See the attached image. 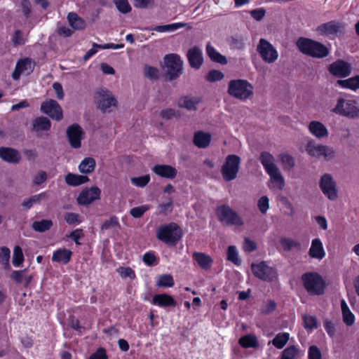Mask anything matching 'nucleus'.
I'll return each instance as SVG.
<instances>
[{"mask_svg":"<svg viewBox=\"0 0 359 359\" xmlns=\"http://www.w3.org/2000/svg\"><path fill=\"white\" fill-rule=\"evenodd\" d=\"M297 46L302 53L313 57L323 58L330 53V50L325 45L306 38L299 39Z\"/></svg>","mask_w":359,"mask_h":359,"instance_id":"f257e3e1","label":"nucleus"},{"mask_svg":"<svg viewBox=\"0 0 359 359\" xmlns=\"http://www.w3.org/2000/svg\"><path fill=\"white\" fill-rule=\"evenodd\" d=\"M228 93L238 100H247L253 97L254 87L245 79H234L229 83Z\"/></svg>","mask_w":359,"mask_h":359,"instance_id":"f03ea898","label":"nucleus"},{"mask_svg":"<svg viewBox=\"0 0 359 359\" xmlns=\"http://www.w3.org/2000/svg\"><path fill=\"white\" fill-rule=\"evenodd\" d=\"M216 215L218 220L226 226L241 227L245 224L243 217L227 205L218 206Z\"/></svg>","mask_w":359,"mask_h":359,"instance_id":"7ed1b4c3","label":"nucleus"},{"mask_svg":"<svg viewBox=\"0 0 359 359\" xmlns=\"http://www.w3.org/2000/svg\"><path fill=\"white\" fill-rule=\"evenodd\" d=\"M182 235V230L175 223L162 226L156 231L157 238L168 245H175Z\"/></svg>","mask_w":359,"mask_h":359,"instance_id":"20e7f679","label":"nucleus"},{"mask_svg":"<svg viewBox=\"0 0 359 359\" xmlns=\"http://www.w3.org/2000/svg\"><path fill=\"white\" fill-rule=\"evenodd\" d=\"M332 111L339 116L356 118L359 116V103L355 100L339 98Z\"/></svg>","mask_w":359,"mask_h":359,"instance_id":"39448f33","label":"nucleus"},{"mask_svg":"<svg viewBox=\"0 0 359 359\" xmlns=\"http://www.w3.org/2000/svg\"><path fill=\"white\" fill-rule=\"evenodd\" d=\"M306 291L313 295H320L324 292L325 287L323 278L317 273H307L302 276Z\"/></svg>","mask_w":359,"mask_h":359,"instance_id":"423d86ee","label":"nucleus"},{"mask_svg":"<svg viewBox=\"0 0 359 359\" xmlns=\"http://www.w3.org/2000/svg\"><path fill=\"white\" fill-rule=\"evenodd\" d=\"M306 151L312 157L323 158L326 161H331L336 156V151L332 147L316 144L313 140L308 142Z\"/></svg>","mask_w":359,"mask_h":359,"instance_id":"0eeeda50","label":"nucleus"},{"mask_svg":"<svg viewBox=\"0 0 359 359\" xmlns=\"http://www.w3.org/2000/svg\"><path fill=\"white\" fill-rule=\"evenodd\" d=\"M241 163V159L237 155L230 154L226 157L221 168V173L225 181H232L237 177Z\"/></svg>","mask_w":359,"mask_h":359,"instance_id":"6e6552de","label":"nucleus"},{"mask_svg":"<svg viewBox=\"0 0 359 359\" xmlns=\"http://www.w3.org/2000/svg\"><path fill=\"white\" fill-rule=\"evenodd\" d=\"M344 24L337 20L323 23L318 26L316 29L319 35L326 36L330 39H334L341 36L344 33Z\"/></svg>","mask_w":359,"mask_h":359,"instance_id":"1a4fd4ad","label":"nucleus"},{"mask_svg":"<svg viewBox=\"0 0 359 359\" xmlns=\"http://www.w3.org/2000/svg\"><path fill=\"white\" fill-rule=\"evenodd\" d=\"M257 51L262 60L268 64L275 62L279 56L276 48L265 39H259L257 46Z\"/></svg>","mask_w":359,"mask_h":359,"instance_id":"9d476101","label":"nucleus"},{"mask_svg":"<svg viewBox=\"0 0 359 359\" xmlns=\"http://www.w3.org/2000/svg\"><path fill=\"white\" fill-rule=\"evenodd\" d=\"M319 187L323 194L330 201L338 197L337 183L333 177L328 173L323 174L319 181Z\"/></svg>","mask_w":359,"mask_h":359,"instance_id":"9b49d317","label":"nucleus"},{"mask_svg":"<svg viewBox=\"0 0 359 359\" xmlns=\"http://www.w3.org/2000/svg\"><path fill=\"white\" fill-rule=\"evenodd\" d=\"M251 268L255 276L262 280L271 282L277 279L278 274L276 270L264 262L259 264H252Z\"/></svg>","mask_w":359,"mask_h":359,"instance_id":"f8f14e48","label":"nucleus"},{"mask_svg":"<svg viewBox=\"0 0 359 359\" xmlns=\"http://www.w3.org/2000/svg\"><path fill=\"white\" fill-rule=\"evenodd\" d=\"M96 100L98 108L104 113L110 112L112 110L111 108L115 107L117 104L111 92L103 88L97 91Z\"/></svg>","mask_w":359,"mask_h":359,"instance_id":"ddd939ff","label":"nucleus"},{"mask_svg":"<svg viewBox=\"0 0 359 359\" xmlns=\"http://www.w3.org/2000/svg\"><path fill=\"white\" fill-rule=\"evenodd\" d=\"M167 74L170 80L177 78L182 71V61L177 54H169L164 57Z\"/></svg>","mask_w":359,"mask_h":359,"instance_id":"4468645a","label":"nucleus"},{"mask_svg":"<svg viewBox=\"0 0 359 359\" xmlns=\"http://www.w3.org/2000/svg\"><path fill=\"white\" fill-rule=\"evenodd\" d=\"M67 137L72 148L79 149L85 137V132L79 124L74 123L67 128Z\"/></svg>","mask_w":359,"mask_h":359,"instance_id":"2eb2a0df","label":"nucleus"},{"mask_svg":"<svg viewBox=\"0 0 359 359\" xmlns=\"http://www.w3.org/2000/svg\"><path fill=\"white\" fill-rule=\"evenodd\" d=\"M41 111L56 121H60L63 118L62 109L54 100H48L42 102Z\"/></svg>","mask_w":359,"mask_h":359,"instance_id":"dca6fc26","label":"nucleus"},{"mask_svg":"<svg viewBox=\"0 0 359 359\" xmlns=\"http://www.w3.org/2000/svg\"><path fill=\"white\" fill-rule=\"evenodd\" d=\"M101 190L97 187H92L83 189L79 194L77 201L80 205H89L100 199Z\"/></svg>","mask_w":359,"mask_h":359,"instance_id":"f3484780","label":"nucleus"},{"mask_svg":"<svg viewBox=\"0 0 359 359\" xmlns=\"http://www.w3.org/2000/svg\"><path fill=\"white\" fill-rule=\"evenodd\" d=\"M328 70L330 73L335 76L346 77L351 73V67L348 62L339 60L332 63Z\"/></svg>","mask_w":359,"mask_h":359,"instance_id":"a211bd4d","label":"nucleus"},{"mask_svg":"<svg viewBox=\"0 0 359 359\" xmlns=\"http://www.w3.org/2000/svg\"><path fill=\"white\" fill-rule=\"evenodd\" d=\"M32 60L29 58H24L18 60L16 63L15 70L12 74L14 80H18L22 74H29L33 71Z\"/></svg>","mask_w":359,"mask_h":359,"instance_id":"6ab92c4d","label":"nucleus"},{"mask_svg":"<svg viewBox=\"0 0 359 359\" xmlns=\"http://www.w3.org/2000/svg\"><path fill=\"white\" fill-rule=\"evenodd\" d=\"M187 56L190 66L193 68L199 69L203 62L202 50L198 46L190 48Z\"/></svg>","mask_w":359,"mask_h":359,"instance_id":"aec40b11","label":"nucleus"},{"mask_svg":"<svg viewBox=\"0 0 359 359\" xmlns=\"http://www.w3.org/2000/svg\"><path fill=\"white\" fill-rule=\"evenodd\" d=\"M310 133L318 139H323L328 137L329 133L326 126L318 121H312L308 126Z\"/></svg>","mask_w":359,"mask_h":359,"instance_id":"412c9836","label":"nucleus"},{"mask_svg":"<svg viewBox=\"0 0 359 359\" xmlns=\"http://www.w3.org/2000/svg\"><path fill=\"white\" fill-rule=\"evenodd\" d=\"M269 176V187L272 189L282 190L285 185V180L279 168L267 173Z\"/></svg>","mask_w":359,"mask_h":359,"instance_id":"4be33fe9","label":"nucleus"},{"mask_svg":"<svg viewBox=\"0 0 359 359\" xmlns=\"http://www.w3.org/2000/svg\"><path fill=\"white\" fill-rule=\"evenodd\" d=\"M309 255L310 257L318 260H321L325 257L326 253L320 238H317L312 240Z\"/></svg>","mask_w":359,"mask_h":359,"instance_id":"5701e85b","label":"nucleus"},{"mask_svg":"<svg viewBox=\"0 0 359 359\" xmlns=\"http://www.w3.org/2000/svg\"><path fill=\"white\" fill-rule=\"evenodd\" d=\"M152 171L156 175L168 179H173L177 174V169L169 165H156L153 167Z\"/></svg>","mask_w":359,"mask_h":359,"instance_id":"b1692460","label":"nucleus"},{"mask_svg":"<svg viewBox=\"0 0 359 359\" xmlns=\"http://www.w3.org/2000/svg\"><path fill=\"white\" fill-rule=\"evenodd\" d=\"M151 303L154 305L160 306V307H175L177 304L176 301L174 298L167 294H155Z\"/></svg>","mask_w":359,"mask_h":359,"instance_id":"393cba45","label":"nucleus"},{"mask_svg":"<svg viewBox=\"0 0 359 359\" xmlns=\"http://www.w3.org/2000/svg\"><path fill=\"white\" fill-rule=\"evenodd\" d=\"M202 99L198 96H184L178 101V106L185 108L189 111H196L198 109V105L201 103Z\"/></svg>","mask_w":359,"mask_h":359,"instance_id":"a878e982","label":"nucleus"},{"mask_svg":"<svg viewBox=\"0 0 359 359\" xmlns=\"http://www.w3.org/2000/svg\"><path fill=\"white\" fill-rule=\"evenodd\" d=\"M0 157L4 161L11 163H17L21 159V156L17 150L8 147L0 148Z\"/></svg>","mask_w":359,"mask_h":359,"instance_id":"bb28decb","label":"nucleus"},{"mask_svg":"<svg viewBox=\"0 0 359 359\" xmlns=\"http://www.w3.org/2000/svg\"><path fill=\"white\" fill-rule=\"evenodd\" d=\"M11 278L18 284H23L28 286L32 280V276L28 274V269L13 271L11 274Z\"/></svg>","mask_w":359,"mask_h":359,"instance_id":"cd10ccee","label":"nucleus"},{"mask_svg":"<svg viewBox=\"0 0 359 359\" xmlns=\"http://www.w3.org/2000/svg\"><path fill=\"white\" fill-rule=\"evenodd\" d=\"M259 161L265 169L266 173H269L278 168L275 163V158L273 156L267 151H263L261 153Z\"/></svg>","mask_w":359,"mask_h":359,"instance_id":"c85d7f7f","label":"nucleus"},{"mask_svg":"<svg viewBox=\"0 0 359 359\" xmlns=\"http://www.w3.org/2000/svg\"><path fill=\"white\" fill-rule=\"evenodd\" d=\"M32 126L33 130L39 135H41L43 132L48 131L50 129L51 123L48 118L41 116L34 120Z\"/></svg>","mask_w":359,"mask_h":359,"instance_id":"c756f323","label":"nucleus"},{"mask_svg":"<svg viewBox=\"0 0 359 359\" xmlns=\"http://www.w3.org/2000/svg\"><path fill=\"white\" fill-rule=\"evenodd\" d=\"M193 258L201 268L206 271L211 268L213 262L209 255L203 252H194L193 254Z\"/></svg>","mask_w":359,"mask_h":359,"instance_id":"7c9ffc66","label":"nucleus"},{"mask_svg":"<svg viewBox=\"0 0 359 359\" xmlns=\"http://www.w3.org/2000/svg\"><path fill=\"white\" fill-rule=\"evenodd\" d=\"M72 255V252L70 250L61 248L53 252L52 261L66 264L70 261Z\"/></svg>","mask_w":359,"mask_h":359,"instance_id":"2f4dec72","label":"nucleus"},{"mask_svg":"<svg viewBox=\"0 0 359 359\" xmlns=\"http://www.w3.org/2000/svg\"><path fill=\"white\" fill-rule=\"evenodd\" d=\"M211 141V135L209 133L202 131L196 132L194 134V143L198 148H206Z\"/></svg>","mask_w":359,"mask_h":359,"instance_id":"473e14b6","label":"nucleus"},{"mask_svg":"<svg viewBox=\"0 0 359 359\" xmlns=\"http://www.w3.org/2000/svg\"><path fill=\"white\" fill-rule=\"evenodd\" d=\"M337 84L342 88L355 91L359 89V75L345 80H338Z\"/></svg>","mask_w":359,"mask_h":359,"instance_id":"72a5a7b5","label":"nucleus"},{"mask_svg":"<svg viewBox=\"0 0 359 359\" xmlns=\"http://www.w3.org/2000/svg\"><path fill=\"white\" fill-rule=\"evenodd\" d=\"M206 53L209 57L214 62L225 65L227 63L226 58L221 55L217 50L210 44L208 43L206 46Z\"/></svg>","mask_w":359,"mask_h":359,"instance_id":"f704fd0d","label":"nucleus"},{"mask_svg":"<svg viewBox=\"0 0 359 359\" xmlns=\"http://www.w3.org/2000/svg\"><path fill=\"white\" fill-rule=\"evenodd\" d=\"M95 165L96 163L93 158L86 157L80 163L79 170L83 174H89L94 171Z\"/></svg>","mask_w":359,"mask_h":359,"instance_id":"c9c22d12","label":"nucleus"},{"mask_svg":"<svg viewBox=\"0 0 359 359\" xmlns=\"http://www.w3.org/2000/svg\"><path fill=\"white\" fill-rule=\"evenodd\" d=\"M289 339V333L280 332L275 336L272 341H269L268 344H272L276 348L281 349L287 343Z\"/></svg>","mask_w":359,"mask_h":359,"instance_id":"e433bc0d","label":"nucleus"},{"mask_svg":"<svg viewBox=\"0 0 359 359\" xmlns=\"http://www.w3.org/2000/svg\"><path fill=\"white\" fill-rule=\"evenodd\" d=\"M86 176L68 173L65 177V182L68 185L76 187L84 184L88 181Z\"/></svg>","mask_w":359,"mask_h":359,"instance_id":"4c0bfd02","label":"nucleus"},{"mask_svg":"<svg viewBox=\"0 0 359 359\" xmlns=\"http://www.w3.org/2000/svg\"><path fill=\"white\" fill-rule=\"evenodd\" d=\"M239 344L245 348H257L259 346V343L257 337L253 334H246L239 339Z\"/></svg>","mask_w":359,"mask_h":359,"instance_id":"58836bf2","label":"nucleus"},{"mask_svg":"<svg viewBox=\"0 0 359 359\" xmlns=\"http://www.w3.org/2000/svg\"><path fill=\"white\" fill-rule=\"evenodd\" d=\"M47 194L46 192H42L39 194L34 195L28 198H26L22 203V205L26 208H30L33 205L40 203L42 201L46 200Z\"/></svg>","mask_w":359,"mask_h":359,"instance_id":"ea45409f","label":"nucleus"},{"mask_svg":"<svg viewBox=\"0 0 359 359\" xmlns=\"http://www.w3.org/2000/svg\"><path fill=\"white\" fill-rule=\"evenodd\" d=\"M67 19L70 26L74 29H81L85 27L84 20L75 13H69Z\"/></svg>","mask_w":359,"mask_h":359,"instance_id":"a19ab883","label":"nucleus"},{"mask_svg":"<svg viewBox=\"0 0 359 359\" xmlns=\"http://www.w3.org/2000/svg\"><path fill=\"white\" fill-rule=\"evenodd\" d=\"M187 26V24L184 22H175L170 25L156 26L154 30L158 32H171L180 28H183Z\"/></svg>","mask_w":359,"mask_h":359,"instance_id":"79ce46f5","label":"nucleus"},{"mask_svg":"<svg viewBox=\"0 0 359 359\" xmlns=\"http://www.w3.org/2000/svg\"><path fill=\"white\" fill-rule=\"evenodd\" d=\"M341 311H342L343 319H344V323L347 325H353L354 323V320H355L354 316L349 310L348 306H347V304L344 300L341 301Z\"/></svg>","mask_w":359,"mask_h":359,"instance_id":"37998d69","label":"nucleus"},{"mask_svg":"<svg viewBox=\"0 0 359 359\" xmlns=\"http://www.w3.org/2000/svg\"><path fill=\"white\" fill-rule=\"evenodd\" d=\"M175 284L172 276L170 274H163L156 279V285L158 287H172Z\"/></svg>","mask_w":359,"mask_h":359,"instance_id":"c03bdc74","label":"nucleus"},{"mask_svg":"<svg viewBox=\"0 0 359 359\" xmlns=\"http://www.w3.org/2000/svg\"><path fill=\"white\" fill-rule=\"evenodd\" d=\"M300 353V350L295 346L286 348L281 354V359H296Z\"/></svg>","mask_w":359,"mask_h":359,"instance_id":"a18cd8bd","label":"nucleus"},{"mask_svg":"<svg viewBox=\"0 0 359 359\" xmlns=\"http://www.w3.org/2000/svg\"><path fill=\"white\" fill-rule=\"evenodd\" d=\"M53 222L49 219H42L41 221H36L32 224V228L36 231L43 232L50 229Z\"/></svg>","mask_w":359,"mask_h":359,"instance_id":"49530a36","label":"nucleus"},{"mask_svg":"<svg viewBox=\"0 0 359 359\" xmlns=\"http://www.w3.org/2000/svg\"><path fill=\"white\" fill-rule=\"evenodd\" d=\"M280 245L284 250L290 251L293 248H300V243L294 239L283 238L280 239Z\"/></svg>","mask_w":359,"mask_h":359,"instance_id":"de8ad7c7","label":"nucleus"},{"mask_svg":"<svg viewBox=\"0 0 359 359\" xmlns=\"http://www.w3.org/2000/svg\"><path fill=\"white\" fill-rule=\"evenodd\" d=\"M27 41L24 33L21 30H15L12 35L11 42L14 46L24 45Z\"/></svg>","mask_w":359,"mask_h":359,"instance_id":"09e8293b","label":"nucleus"},{"mask_svg":"<svg viewBox=\"0 0 359 359\" xmlns=\"http://www.w3.org/2000/svg\"><path fill=\"white\" fill-rule=\"evenodd\" d=\"M24 262V255L22 248L17 245L13 250V264L15 267H19Z\"/></svg>","mask_w":359,"mask_h":359,"instance_id":"8fccbe9b","label":"nucleus"},{"mask_svg":"<svg viewBox=\"0 0 359 359\" xmlns=\"http://www.w3.org/2000/svg\"><path fill=\"white\" fill-rule=\"evenodd\" d=\"M227 259L236 265L241 264V260L238 258V251L233 245H230L227 250Z\"/></svg>","mask_w":359,"mask_h":359,"instance_id":"3c124183","label":"nucleus"},{"mask_svg":"<svg viewBox=\"0 0 359 359\" xmlns=\"http://www.w3.org/2000/svg\"><path fill=\"white\" fill-rule=\"evenodd\" d=\"M131 183L138 187H144L150 181V176L145 175L140 177H132Z\"/></svg>","mask_w":359,"mask_h":359,"instance_id":"603ef678","label":"nucleus"},{"mask_svg":"<svg viewBox=\"0 0 359 359\" xmlns=\"http://www.w3.org/2000/svg\"><path fill=\"white\" fill-rule=\"evenodd\" d=\"M11 250L7 247L0 248V262L6 267L9 266Z\"/></svg>","mask_w":359,"mask_h":359,"instance_id":"864d4df0","label":"nucleus"},{"mask_svg":"<svg viewBox=\"0 0 359 359\" xmlns=\"http://www.w3.org/2000/svg\"><path fill=\"white\" fill-rule=\"evenodd\" d=\"M144 74L149 79H157L159 76V71L156 67L145 65L144 67Z\"/></svg>","mask_w":359,"mask_h":359,"instance_id":"5fc2aeb1","label":"nucleus"},{"mask_svg":"<svg viewBox=\"0 0 359 359\" xmlns=\"http://www.w3.org/2000/svg\"><path fill=\"white\" fill-rule=\"evenodd\" d=\"M120 228V224L118 218L115 216L111 217L109 219L106 220L101 226L102 230H107L109 229Z\"/></svg>","mask_w":359,"mask_h":359,"instance_id":"6e6d98bb","label":"nucleus"},{"mask_svg":"<svg viewBox=\"0 0 359 359\" xmlns=\"http://www.w3.org/2000/svg\"><path fill=\"white\" fill-rule=\"evenodd\" d=\"M150 207L148 205H143L141 206L133 208L130 210V213L134 218L141 217Z\"/></svg>","mask_w":359,"mask_h":359,"instance_id":"4d7b16f0","label":"nucleus"},{"mask_svg":"<svg viewBox=\"0 0 359 359\" xmlns=\"http://www.w3.org/2000/svg\"><path fill=\"white\" fill-rule=\"evenodd\" d=\"M48 179V174L46 172L43 170L39 171L32 179V182L34 185L40 186L43 183H44Z\"/></svg>","mask_w":359,"mask_h":359,"instance_id":"13d9d810","label":"nucleus"},{"mask_svg":"<svg viewBox=\"0 0 359 359\" xmlns=\"http://www.w3.org/2000/svg\"><path fill=\"white\" fill-rule=\"evenodd\" d=\"M304 326L306 329L312 330L317 327L316 318L312 316H303Z\"/></svg>","mask_w":359,"mask_h":359,"instance_id":"bf43d9fd","label":"nucleus"},{"mask_svg":"<svg viewBox=\"0 0 359 359\" xmlns=\"http://www.w3.org/2000/svg\"><path fill=\"white\" fill-rule=\"evenodd\" d=\"M257 206L262 214H266L269 209V199L267 196H262L257 201Z\"/></svg>","mask_w":359,"mask_h":359,"instance_id":"052dcab7","label":"nucleus"},{"mask_svg":"<svg viewBox=\"0 0 359 359\" xmlns=\"http://www.w3.org/2000/svg\"><path fill=\"white\" fill-rule=\"evenodd\" d=\"M117 272L123 278L134 279L135 278V271L130 267H119L117 269Z\"/></svg>","mask_w":359,"mask_h":359,"instance_id":"680f3d73","label":"nucleus"},{"mask_svg":"<svg viewBox=\"0 0 359 359\" xmlns=\"http://www.w3.org/2000/svg\"><path fill=\"white\" fill-rule=\"evenodd\" d=\"M114 1L120 12L127 13L130 11L131 7L128 0H114Z\"/></svg>","mask_w":359,"mask_h":359,"instance_id":"e2e57ef3","label":"nucleus"},{"mask_svg":"<svg viewBox=\"0 0 359 359\" xmlns=\"http://www.w3.org/2000/svg\"><path fill=\"white\" fill-rule=\"evenodd\" d=\"M224 77V74L222 72L218 70H211L208 72L206 76V79L208 81L215 82L220 81Z\"/></svg>","mask_w":359,"mask_h":359,"instance_id":"0e129e2a","label":"nucleus"},{"mask_svg":"<svg viewBox=\"0 0 359 359\" xmlns=\"http://www.w3.org/2000/svg\"><path fill=\"white\" fill-rule=\"evenodd\" d=\"M155 0H134L133 5L138 8H147L154 6Z\"/></svg>","mask_w":359,"mask_h":359,"instance_id":"69168bd1","label":"nucleus"},{"mask_svg":"<svg viewBox=\"0 0 359 359\" xmlns=\"http://www.w3.org/2000/svg\"><path fill=\"white\" fill-rule=\"evenodd\" d=\"M280 159L282 164L287 168H292L294 165V161L293 158L286 154H281Z\"/></svg>","mask_w":359,"mask_h":359,"instance_id":"338daca9","label":"nucleus"},{"mask_svg":"<svg viewBox=\"0 0 359 359\" xmlns=\"http://www.w3.org/2000/svg\"><path fill=\"white\" fill-rule=\"evenodd\" d=\"M309 359H322V354L316 346H311L309 349Z\"/></svg>","mask_w":359,"mask_h":359,"instance_id":"774afa93","label":"nucleus"}]
</instances>
